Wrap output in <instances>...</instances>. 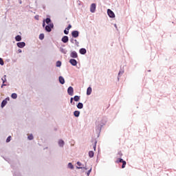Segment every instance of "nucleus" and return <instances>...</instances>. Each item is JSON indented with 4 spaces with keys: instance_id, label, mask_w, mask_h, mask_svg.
Wrapping results in <instances>:
<instances>
[{
    "instance_id": "1",
    "label": "nucleus",
    "mask_w": 176,
    "mask_h": 176,
    "mask_svg": "<svg viewBox=\"0 0 176 176\" xmlns=\"http://www.w3.org/2000/svg\"><path fill=\"white\" fill-rule=\"evenodd\" d=\"M116 163H118V164L122 163V168H124L126 167V161L123 160V159L122 158L117 159V160L116 161Z\"/></svg>"
},
{
    "instance_id": "2",
    "label": "nucleus",
    "mask_w": 176,
    "mask_h": 176,
    "mask_svg": "<svg viewBox=\"0 0 176 176\" xmlns=\"http://www.w3.org/2000/svg\"><path fill=\"white\" fill-rule=\"evenodd\" d=\"M107 14L109 17H111V19H113V17H115V13H113V11L110 9L107 10Z\"/></svg>"
},
{
    "instance_id": "3",
    "label": "nucleus",
    "mask_w": 176,
    "mask_h": 176,
    "mask_svg": "<svg viewBox=\"0 0 176 176\" xmlns=\"http://www.w3.org/2000/svg\"><path fill=\"white\" fill-rule=\"evenodd\" d=\"M53 27H54L53 23L50 24V25H46L45 31H47V32H50L52 31V28H53Z\"/></svg>"
},
{
    "instance_id": "4",
    "label": "nucleus",
    "mask_w": 176,
    "mask_h": 176,
    "mask_svg": "<svg viewBox=\"0 0 176 176\" xmlns=\"http://www.w3.org/2000/svg\"><path fill=\"white\" fill-rule=\"evenodd\" d=\"M67 93L69 96H74V88L72 87H69L67 89Z\"/></svg>"
},
{
    "instance_id": "5",
    "label": "nucleus",
    "mask_w": 176,
    "mask_h": 176,
    "mask_svg": "<svg viewBox=\"0 0 176 176\" xmlns=\"http://www.w3.org/2000/svg\"><path fill=\"white\" fill-rule=\"evenodd\" d=\"M96 3H92L90 6V12L91 13H94V12H96Z\"/></svg>"
},
{
    "instance_id": "6",
    "label": "nucleus",
    "mask_w": 176,
    "mask_h": 176,
    "mask_svg": "<svg viewBox=\"0 0 176 176\" xmlns=\"http://www.w3.org/2000/svg\"><path fill=\"white\" fill-rule=\"evenodd\" d=\"M73 38H78L79 36V32L74 30L72 32Z\"/></svg>"
},
{
    "instance_id": "7",
    "label": "nucleus",
    "mask_w": 176,
    "mask_h": 176,
    "mask_svg": "<svg viewBox=\"0 0 176 176\" xmlns=\"http://www.w3.org/2000/svg\"><path fill=\"white\" fill-rule=\"evenodd\" d=\"M70 56L72 57V58H78V53H76L75 51H73L71 53Z\"/></svg>"
},
{
    "instance_id": "8",
    "label": "nucleus",
    "mask_w": 176,
    "mask_h": 176,
    "mask_svg": "<svg viewBox=\"0 0 176 176\" xmlns=\"http://www.w3.org/2000/svg\"><path fill=\"white\" fill-rule=\"evenodd\" d=\"M69 63L70 64H72V65H74V67L78 65V62L75 59H70Z\"/></svg>"
},
{
    "instance_id": "9",
    "label": "nucleus",
    "mask_w": 176,
    "mask_h": 176,
    "mask_svg": "<svg viewBox=\"0 0 176 176\" xmlns=\"http://www.w3.org/2000/svg\"><path fill=\"white\" fill-rule=\"evenodd\" d=\"M17 46L18 47H20L21 49L24 47V46H25V43L24 42H19V43H17Z\"/></svg>"
},
{
    "instance_id": "10",
    "label": "nucleus",
    "mask_w": 176,
    "mask_h": 176,
    "mask_svg": "<svg viewBox=\"0 0 176 176\" xmlns=\"http://www.w3.org/2000/svg\"><path fill=\"white\" fill-rule=\"evenodd\" d=\"M68 41H69L68 36H64L62 38V42H63V43H67Z\"/></svg>"
},
{
    "instance_id": "11",
    "label": "nucleus",
    "mask_w": 176,
    "mask_h": 176,
    "mask_svg": "<svg viewBox=\"0 0 176 176\" xmlns=\"http://www.w3.org/2000/svg\"><path fill=\"white\" fill-rule=\"evenodd\" d=\"M9 100V98H6V100H3L1 102V108H3V107H5V105H6L8 104V100Z\"/></svg>"
},
{
    "instance_id": "12",
    "label": "nucleus",
    "mask_w": 176,
    "mask_h": 176,
    "mask_svg": "<svg viewBox=\"0 0 176 176\" xmlns=\"http://www.w3.org/2000/svg\"><path fill=\"white\" fill-rule=\"evenodd\" d=\"M59 82L61 85H64V83H65V80L63 76H59Z\"/></svg>"
},
{
    "instance_id": "13",
    "label": "nucleus",
    "mask_w": 176,
    "mask_h": 176,
    "mask_svg": "<svg viewBox=\"0 0 176 176\" xmlns=\"http://www.w3.org/2000/svg\"><path fill=\"white\" fill-rule=\"evenodd\" d=\"M91 91H92L91 87H89L87 89V95L90 96V94H91Z\"/></svg>"
},
{
    "instance_id": "14",
    "label": "nucleus",
    "mask_w": 176,
    "mask_h": 176,
    "mask_svg": "<svg viewBox=\"0 0 176 176\" xmlns=\"http://www.w3.org/2000/svg\"><path fill=\"white\" fill-rule=\"evenodd\" d=\"M74 115L76 118H78L79 115H80V112L79 111H75L74 112Z\"/></svg>"
},
{
    "instance_id": "15",
    "label": "nucleus",
    "mask_w": 176,
    "mask_h": 176,
    "mask_svg": "<svg viewBox=\"0 0 176 176\" xmlns=\"http://www.w3.org/2000/svg\"><path fill=\"white\" fill-rule=\"evenodd\" d=\"M80 54H86V49H85V48H81V49L80 50Z\"/></svg>"
},
{
    "instance_id": "16",
    "label": "nucleus",
    "mask_w": 176,
    "mask_h": 176,
    "mask_svg": "<svg viewBox=\"0 0 176 176\" xmlns=\"http://www.w3.org/2000/svg\"><path fill=\"white\" fill-rule=\"evenodd\" d=\"M77 108H78V109H82V108H83V103L79 102V103L77 104Z\"/></svg>"
},
{
    "instance_id": "17",
    "label": "nucleus",
    "mask_w": 176,
    "mask_h": 176,
    "mask_svg": "<svg viewBox=\"0 0 176 176\" xmlns=\"http://www.w3.org/2000/svg\"><path fill=\"white\" fill-rule=\"evenodd\" d=\"M15 40L16 41V42H20V41H21V36L17 35V36L15 37Z\"/></svg>"
},
{
    "instance_id": "18",
    "label": "nucleus",
    "mask_w": 176,
    "mask_h": 176,
    "mask_svg": "<svg viewBox=\"0 0 176 176\" xmlns=\"http://www.w3.org/2000/svg\"><path fill=\"white\" fill-rule=\"evenodd\" d=\"M12 98H13L14 100H16V98H17V94L14 93L11 95Z\"/></svg>"
},
{
    "instance_id": "19",
    "label": "nucleus",
    "mask_w": 176,
    "mask_h": 176,
    "mask_svg": "<svg viewBox=\"0 0 176 176\" xmlns=\"http://www.w3.org/2000/svg\"><path fill=\"white\" fill-rule=\"evenodd\" d=\"M74 101H79V100H80V96H75L74 98Z\"/></svg>"
},
{
    "instance_id": "20",
    "label": "nucleus",
    "mask_w": 176,
    "mask_h": 176,
    "mask_svg": "<svg viewBox=\"0 0 176 176\" xmlns=\"http://www.w3.org/2000/svg\"><path fill=\"white\" fill-rule=\"evenodd\" d=\"M58 144L60 146H64V141L63 140H60L58 141Z\"/></svg>"
},
{
    "instance_id": "21",
    "label": "nucleus",
    "mask_w": 176,
    "mask_h": 176,
    "mask_svg": "<svg viewBox=\"0 0 176 176\" xmlns=\"http://www.w3.org/2000/svg\"><path fill=\"white\" fill-rule=\"evenodd\" d=\"M89 157H93L94 156V152L92 151H89Z\"/></svg>"
},
{
    "instance_id": "22",
    "label": "nucleus",
    "mask_w": 176,
    "mask_h": 176,
    "mask_svg": "<svg viewBox=\"0 0 176 176\" xmlns=\"http://www.w3.org/2000/svg\"><path fill=\"white\" fill-rule=\"evenodd\" d=\"M96 146H97V141L94 140L93 148H94V151H96Z\"/></svg>"
},
{
    "instance_id": "23",
    "label": "nucleus",
    "mask_w": 176,
    "mask_h": 176,
    "mask_svg": "<svg viewBox=\"0 0 176 176\" xmlns=\"http://www.w3.org/2000/svg\"><path fill=\"white\" fill-rule=\"evenodd\" d=\"M44 38H45V34H41L39 35V39H41V41L43 40Z\"/></svg>"
},
{
    "instance_id": "24",
    "label": "nucleus",
    "mask_w": 176,
    "mask_h": 176,
    "mask_svg": "<svg viewBox=\"0 0 176 176\" xmlns=\"http://www.w3.org/2000/svg\"><path fill=\"white\" fill-rule=\"evenodd\" d=\"M28 138L30 140H34V135H32V134H30L28 135Z\"/></svg>"
},
{
    "instance_id": "25",
    "label": "nucleus",
    "mask_w": 176,
    "mask_h": 176,
    "mask_svg": "<svg viewBox=\"0 0 176 176\" xmlns=\"http://www.w3.org/2000/svg\"><path fill=\"white\" fill-rule=\"evenodd\" d=\"M56 67H61V61L58 60L56 62Z\"/></svg>"
},
{
    "instance_id": "26",
    "label": "nucleus",
    "mask_w": 176,
    "mask_h": 176,
    "mask_svg": "<svg viewBox=\"0 0 176 176\" xmlns=\"http://www.w3.org/2000/svg\"><path fill=\"white\" fill-rule=\"evenodd\" d=\"M1 80L3 81V83H5L6 82V75H4L3 78H1Z\"/></svg>"
},
{
    "instance_id": "27",
    "label": "nucleus",
    "mask_w": 176,
    "mask_h": 176,
    "mask_svg": "<svg viewBox=\"0 0 176 176\" xmlns=\"http://www.w3.org/2000/svg\"><path fill=\"white\" fill-rule=\"evenodd\" d=\"M52 21V20H50V18H47L45 19V23H47V24H49V23H50Z\"/></svg>"
},
{
    "instance_id": "28",
    "label": "nucleus",
    "mask_w": 176,
    "mask_h": 176,
    "mask_svg": "<svg viewBox=\"0 0 176 176\" xmlns=\"http://www.w3.org/2000/svg\"><path fill=\"white\" fill-rule=\"evenodd\" d=\"M68 167H69V168H71L72 170L74 168V165H72V163H69Z\"/></svg>"
},
{
    "instance_id": "29",
    "label": "nucleus",
    "mask_w": 176,
    "mask_h": 176,
    "mask_svg": "<svg viewBox=\"0 0 176 176\" xmlns=\"http://www.w3.org/2000/svg\"><path fill=\"white\" fill-rule=\"evenodd\" d=\"M64 34H65V35H68V34H69V30L65 29V30H64Z\"/></svg>"
},
{
    "instance_id": "30",
    "label": "nucleus",
    "mask_w": 176,
    "mask_h": 176,
    "mask_svg": "<svg viewBox=\"0 0 176 176\" xmlns=\"http://www.w3.org/2000/svg\"><path fill=\"white\" fill-rule=\"evenodd\" d=\"M10 140H12V136H8L6 140V142H10Z\"/></svg>"
},
{
    "instance_id": "31",
    "label": "nucleus",
    "mask_w": 176,
    "mask_h": 176,
    "mask_svg": "<svg viewBox=\"0 0 176 176\" xmlns=\"http://www.w3.org/2000/svg\"><path fill=\"white\" fill-rule=\"evenodd\" d=\"M3 59H2V58H0V65H3Z\"/></svg>"
},
{
    "instance_id": "32",
    "label": "nucleus",
    "mask_w": 176,
    "mask_h": 176,
    "mask_svg": "<svg viewBox=\"0 0 176 176\" xmlns=\"http://www.w3.org/2000/svg\"><path fill=\"white\" fill-rule=\"evenodd\" d=\"M118 157H122V156H123L122 151L118 152Z\"/></svg>"
},
{
    "instance_id": "33",
    "label": "nucleus",
    "mask_w": 176,
    "mask_h": 176,
    "mask_svg": "<svg viewBox=\"0 0 176 176\" xmlns=\"http://www.w3.org/2000/svg\"><path fill=\"white\" fill-rule=\"evenodd\" d=\"M71 28H72V25H69L67 26V30H71Z\"/></svg>"
},
{
    "instance_id": "34",
    "label": "nucleus",
    "mask_w": 176,
    "mask_h": 176,
    "mask_svg": "<svg viewBox=\"0 0 176 176\" xmlns=\"http://www.w3.org/2000/svg\"><path fill=\"white\" fill-rule=\"evenodd\" d=\"M34 19H35L36 20H39V15L35 16H34Z\"/></svg>"
},
{
    "instance_id": "35",
    "label": "nucleus",
    "mask_w": 176,
    "mask_h": 176,
    "mask_svg": "<svg viewBox=\"0 0 176 176\" xmlns=\"http://www.w3.org/2000/svg\"><path fill=\"white\" fill-rule=\"evenodd\" d=\"M77 166H82V163H80V162H77Z\"/></svg>"
},
{
    "instance_id": "36",
    "label": "nucleus",
    "mask_w": 176,
    "mask_h": 176,
    "mask_svg": "<svg viewBox=\"0 0 176 176\" xmlns=\"http://www.w3.org/2000/svg\"><path fill=\"white\" fill-rule=\"evenodd\" d=\"M73 101H74V98H71V99H70V103L72 104Z\"/></svg>"
},
{
    "instance_id": "37",
    "label": "nucleus",
    "mask_w": 176,
    "mask_h": 176,
    "mask_svg": "<svg viewBox=\"0 0 176 176\" xmlns=\"http://www.w3.org/2000/svg\"><path fill=\"white\" fill-rule=\"evenodd\" d=\"M90 173H91V168L88 170L87 175H89V174H90Z\"/></svg>"
},
{
    "instance_id": "38",
    "label": "nucleus",
    "mask_w": 176,
    "mask_h": 176,
    "mask_svg": "<svg viewBox=\"0 0 176 176\" xmlns=\"http://www.w3.org/2000/svg\"><path fill=\"white\" fill-rule=\"evenodd\" d=\"M90 173H91V168L88 170L87 175H89V174H90Z\"/></svg>"
},
{
    "instance_id": "39",
    "label": "nucleus",
    "mask_w": 176,
    "mask_h": 176,
    "mask_svg": "<svg viewBox=\"0 0 176 176\" xmlns=\"http://www.w3.org/2000/svg\"><path fill=\"white\" fill-rule=\"evenodd\" d=\"M3 86H6V84L3 83L2 85H1V88L3 87Z\"/></svg>"
},
{
    "instance_id": "40",
    "label": "nucleus",
    "mask_w": 176,
    "mask_h": 176,
    "mask_svg": "<svg viewBox=\"0 0 176 176\" xmlns=\"http://www.w3.org/2000/svg\"><path fill=\"white\" fill-rule=\"evenodd\" d=\"M45 21H43V27H45Z\"/></svg>"
},
{
    "instance_id": "41",
    "label": "nucleus",
    "mask_w": 176,
    "mask_h": 176,
    "mask_svg": "<svg viewBox=\"0 0 176 176\" xmlns=\"http://www.w3.org/2000/svg\"><path fill=\"white\" fill-rule=\"evenodd\" d=\"M21 52H22L21 50H18L19 53H21Z\"/></svg>"
},
{
    "instance_id": "42",
    "label": "nucleus",
    "mask_w": 176,
    "mask_h": 176,
    "mask_svg": "<svg viewBox=\"0 0 176 176\" xmlns=\"http://www.w3.org/2000/svg\"><path fill=\"white\" fill-rule=\"evenodd\" d=\"M72 43H74V39L71 40Z\"/></svg>"
},
{
    "instance_id": "43",
    "label": "nucleus",
    "mask_w": 176,
    "mask_h": 176,
    "mask_svg": "<svg viewBox=\"0 0 176 176\" xmlns=\"http://www.w3.org/2000/svg\"><path fill=\"white\" fill-rule=\"evenodd\" d=\"M77 168H82V167H77Z\"/></svg>"
}]
</instances>
